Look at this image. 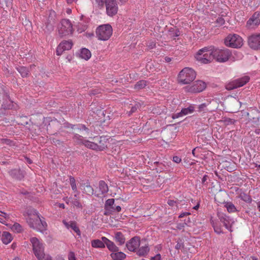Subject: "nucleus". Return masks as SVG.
<instances>
[{"instance_id":"nucleus-5","label":"nucleus","mask_w":260,"mask_h":260,"mask_svg":"<svg viewBox=\"0 0 260 260\" xmlns=\"http://www.w3.org/2000/svg\"><path fill=\"white\" fill-rule=\"evenodd\" d=\"M73 25L69 19H62L58 26V31L61 37L72 35L73 32Z\"/></svg>"},{"instance_id":"nucleus-14","label":"nucleus","mask_w":260,"mask_h":260,"mask_svg":"<svg viewBox=\"0 0 260 260\" xmlns=\"http://www.w3.org/2000/svg\"><path fill=\"white\" fill-rule=\"evenodd\" d=\"M248 43L251 48L254 50L260 49V34H253L249 36Z\"/></svg>"},{"instance_id":"nucleus-49","label":"nucleus","mask_w":260,"mask_h":260,"mask_svg":"<svg viewBox=\"0 0 260 260\" xmlns=\"http://www.w3.org/2000/svg\"><path fill=\"white\" fill-rule=\"evenodd\" d=\"M186 224V223L185 222L178 223L177 224L176 228H177V229L181 230H182L184 228V226Z\"/></svg>"},{"instance_id":"nucleus-26","label":"nucleus","mask_w":260,"mask_h":260,"mask_svg":"<svg viewBox=\"0 0 260 260\" xmlns=\"http://www.w3.org/2000/svg\"><path fill=\"white\" fill-rule=\"evenodd\" d=\"M91 53L90 51L86 48H82L80 50V57L86 60H88L91 57Z\"/></svg>"},{"instance_id":"nucleus-3","label":"nucleus","mask_w":260,"mask_h":260,"mask_svg":"<svg viewBox=\"0 0 260 260\" xmlns=\"http://www.w3.org/2000/svg\"><path fill=\"white\" fill-rule=\"evenodd\" d=\"M196 77L195 71L191 68L186 67L183 69L178 76V82L181 84H188Z\"/></svg>"},{"instance_id":"nucleus-19","label":"nucleus","mask_w":260,"mask_h":260,"mask_svg":"<svg viewBox=\"0 0 260 260\" xmlns=\"http://www.w3.org/2000/svg\"><path fill=\"white\" fill-rule=\"evenodd\" d=\"M115 200L113 199H108L105 204V215H108L113 212Z\"/></svg>"},{"instance_id":"nucleus-41","label":"nucleus","mask_w":260,"mask_h":260,"mask_svg":"<svg viewBox=\"0 0 260 260\" xmlns=\"http://www.w3.org/2000/svg\"><path fill=\"white\" fill-rule=\"evenodd\" d=\"M77 197H75L72 199V204L73 205L78 208H82V205L79 202V201L76 199Z\"/></svg>"},{"instance_id":"nucleus-31","label":"nucleus","mask_w":260,"mask_h":260,"mask_svg":"<svg viewBox=\"0 0 260 260\" xmlns=\"http://www.w3.org/2000/svg\"><path fill=\"white\" fill-rule=\"evenodd\" d=\"M70 182L72 190L74 191L75 194L74 197H77L79 194V192L77 190V186L75 182V179L73 177H70Z\"/></svg>"},{"instance_id":"nucleus-52","label":"nucleus","mask_w":260,"mask_h":260,"mask_svg":"<svg viewBox=\"0 0 260 260\" xmlns=\"http://www.w3.org/2000/svg\"><path fill=\"white\" fill-rule=\"evenodd\" d=\"M224 123L226 124L234 123V120L231 118H226L223 120Z\"/></svg>"},{"instance_id":"nucleus-62","label":"nucleus","mask_w":260,"mask_h":260,"mask_svg":"<svg viewBox=\"0 0 260 260\" xmlns=\"http://www.w3.org/2000/svg\"><path fill=\"white\" fill-rule=\"evenodd\" d=\"M77 0H67V3L69 4H71L73 2H76Z\"/></svg>"},{"instance_id":"nucleus-20","label":"nucleus","mask_w":260,"mask_h":260,"mask_svg":"<svg viewBox=\"0 0 260 260\" xmlns=\"http://www.w3.org/2000/svg\"><path fill=\"white\" fill-rule=\"evenodd\" d=\"M83 145L88 148L95 150L101 151L105 148L104 146L98 145L97 144L88 140H85Z\"/></svg>"},{"instance_id":"nucleus-44","label":"nucleus","mask_w":260,"mask_h":260,"mask_svg":"<svg viewBox=\"0 0 260 260\" xmlns=\"http://www.w3.org/2000/svg\"><path fill=\"white\" fill-rule=\"evenodd\" d=\"M107 0H95L96 3L100 8H103L104 5L106 4Z\"/></svg>"},{"instance_id":"nucleus-11","label":"nucleus","mask_w":260,"mask_h":260,"mask_svg":"<svg viewBox=\"0 0 260 260\" xmlns=\"http://www.w3.org/2000/svg\"><path fill=\"white\" fill-rule=\"evenodd\" d=\"M217 216L225 228L229 231L232 232V225L235 222L234 219L222 212L218 213Z\"/></svg>"},{"instance_id":"nucleus-23","label":"nucleus","mask_w":260,"mask_h":260,"mask_svg":"<svg viewBox=\"0 0 260 260\" xmlns=\"http://www.w3.org/2000/svg\"><path fill=\"white\" fill-rule=\"evenodd\" d=\"M149 247L148 245L140 247L136 251V253L140 256H146L149 251Z\"/></svg>"},{"instance_id":"nucleus-16","label":"nucleus","mask_w":260,"mask_h":260,"mask_svg":"<svg viewBox=\"0 0 260 260\" xmlns=\"http://www.w3.org/2000/svg\"><path fill=\"white\" fill-rule=\"evenodd\" d=\"M73 43L71 41H63L57 48L56 54L60 55L64 51L71 49Z\"/></svg>"},{"instance_id":"nucleus-47","label":"nucleus","mask_w":260,"mask_h":260,"mask_svg":"<svg viewBox=\"0 0 260 260\" xmlns=\"http://www.w3.org/2000/svg\"><path fill=\"white\" fill-rule=\"evenodd\" d=\"M224 20L222 17H219L216 20V23L218 25H222L224 23Z\"/></svg>"},{"instance_id":"nucleus-35","label":"nucleus","mask_w":260,"mask_h":260,"mask_svg":"<svg viewBox=\"0 0 260 260\" xmlns=\"http://www.w3.org/2000/svg\"><path fill=\"white\" fill-rule=\"evenodd\" d=\"M9 218V215L6 213L0 211V222L6 224V221Z\"/></svg>"},{"instance_id":"nucleus-24","label":"nucleus","mask_w":260,"mask_h":260,"mask_svg":"<svg viewBox=\"0 0 260 260\" xmlns=\"http://www.w3.org/2000/svg\"><path fill=\"white\" fill-rule=\"evenodd\" d=\"M110 256L112 259L116 260H124L126 257V255L121 251L119 252L118 251L116 252L111 253L110 254Z\"/></svg>"},{"instance_id":"nucleus-48","label":"nucleus","mask_w":260,"mask_h":260,"mask_svg":"<svg viewBox=\"0 0 260 260\" xmlns=\"http://www.w3.org/2000/svg\"><path fill=\"white\" fill-rule=\"evenodd\" d=\"M182 116H183V115L182 113V111H181L179 113L173 114L172 116V117L173 119H176V118H178L180 117H182Z\"/></svg>"},{"instance_id":"nucleus-12","label":"nucleus","mask_w":260,"mask_h":260,"mask_svg":"<svg viewBox=\"0 0 260 260\" xmlns=\"http://www.w3.org/2000/svg\"><path fill=\"white\" fill-rule=\"evenodd\" d=\"M105 7L109 16L112 17L117 14L118 7L116 0H107Z\"/></svg>"},{"instance_id":"nucleus-34","label":"nucleus","mask_w":260,"mask_h":260,"mask_svg":"<svg viewBox=\"0 0 260 260\" xmlns=\"http://www.w3.org/2000/svg\"><path fill=\"white\" fill-rule=\"evenodd\" d=\"M17 71L22 77H26L29 72L28 70L25 67H19L17 68Z\"/></svg>"},{"instance_id":"nucleus-21","label":"nucleus","mask_w":260,"mask_h":260,"mask_svg":"<svg viewBox=\"0 0 260 260\" xmlns=\"http://www.w3.org/2000/svg\"><path fill=\"white\" fill-rule=\"evenodd\" d=\"M114 240L120 246L123 245L125 242L124 235L121 232H117L115 233Z\"/></svg>"},{"instance_id":"nucleus-18","label":"nucleus","mask_w":260,"mask_h":260,"mask_svg":"<svg viewBox=\"0 0 260 260\" xmlns=\"http://www.w3.org/2000/svg\"><path fill=\"white\" fill-rule=\"evenodd\" d=\"M3 103L2 107L4 109H9L12 108L13 104L12 102L11 101L9 98V95L8 92H5L2 96Z\"/></svg>"},{"instance_id":"nucleus-37","label":"nucleus","mask_w":260,"mask_h":260,"mask_svg":"<svg viewBox=\"0 0 260 260\" xmlns=\"http://www.w3.org/2000/svg\"><path fill=\"white\" fill-rule=\"evenodd\" d=\"M11 230L15 233H20L22 231L23 228L20 224L18 223H15L12 226Z\"/></svg>"},{"instance_id":"nucleus-50","label":"nucleus","mask_w":260,"mask_h":260,"mask_svg":"<svg viewBox=\"0 0 260 260\" xmlns=\"http://www.w3.org/2000/svg\"><path fill=\"white\" fill-rule=\"evenodd\" d=\"M173 161L177 164H179L181 161V158L178 156H175L173 158Z\"/></svg>"},{"instance_id":"nucleus-55","label":"nucleus","mask_w":260,"mask_h":260,"mask_svg":"<svg viewBox=\"0 0 260 260\" xmlns=\"http://www.w3.org/2000/svg\"><path fill=\"white\" fill-rule=\"evenodd\" d=\"M161 255L160 254H157L154 256L152 257L151 260H160Z\"/></svg>"},{"instance_id":"nucleus-60","label":"nucleus","mask_w":260,"mask_h":260,"mask_svg":"<svg viewBox=\"0 0 260 260\" xmlns=\"http://www.w3.org/2000/svg\"><path fill=\"white\" fill-rule=\"evenodd\" d=\"M197 148H194L192 150V155H193V156L194 157H197V155H196V149H197Z\"/></svg>"},{"instance_id":"nucleus-27","label":"nucleus","mask_w":260,"mask_h":260,"mask_svg":"<svg viewBox=\"0 0 260 260\" xmlns=\"http://www.w3.org/2000/svg\"><path fill=\"white\" fill-rule=\"evenodd\" d=\"M12 240L11 235L7 232H4L2 235V241L4 244H8L11 242Z\"/></svg>"},{"instance_id":"nucleus-54","label":"nucleus","mask_w":260,"mask_h":260,"mask_svg":"<svg viewBox=\"0 0 260 260\" xmlns=\"http://www.w3.org/2000/svg\"><path fill=\"white\" fill-rule=\"evenodd\" d=\"M168 204L171 207H174L176 206V202L174 200H169L168 201Z\"/></svg>"},{"instance_id":"nucleus-63","label":"nucleus","mask_w":260,"mask_h":260,"mask_svg":"<svg viewBox=\"0 0 260 260\" xmlns=\"http://www.w3.org/2000/svg\"><path fill=\"white\" fill-rule=\"evenodd\" d=\"M200 204L198 203L197 205L193 207V209L194 210H198L199 208Z\"/></svg>"},{"instance_id":"nucleus-15","label":"nucleus","mask_w":260,"mask_h":260,"mask_svg":"<svg viewBox=\"0 0 260 260\" xmlns=\"http://www.w3.org/2000/svg\"><path fill=\"white\" fill-rule=\"evenodd\" d=\"M140 238L139 237H134L126 242V247L130 251H136L140 245Z\"/></svg>"},{"instance_id":"nucleus-6","label":"nucleus","mask_w":260,"mask_h":260,"mask_svg":"<svg viewBox=\"0 0 260 260\" xmlns=\"http://www.w3.org/2000/svg\"><path fill=\"white\" fill-rule=\"evenodd\" d=\"M226 46L232 48H240L243 45L242 38L237 34H230L224 40Z\"/></svg>"},{"instance_id":"nucleus-33","label":"nucleus","mask_w":260,"mask_h":260,"mask_svg":"<svg viewBox=\"0 0 260 260\" xmlns=\"http://www.w3.org/2000/svg\"><path fill=\"white\" fill-rule=\"evenodd\" d=\"M146 85L147 82L145 80H140L135 85L134 88L136 90H140L144 88Z\"/></svg>"},{"instance_id":"nucleus-56","label":"nucleus","mask_w":260,"mask_h":260,"mask_svg":"<svg viewBox=\"0 0 260 260\" xmlns=\"http://www.w3.org/2000/svg\"><path fill=\"white\" fill-rule=\"evenodd\" d=\"M121 210V208L120 206H117L116 207H114L113 212H119Z\"/></svg>"},{"instance_id":"nucleus-17","label":"nucleus","mask_w":260,"mask_h":260,"mask_svg":"<svg viewBox=\"0 0 260 260\" xmlns=\"http://www.w3.org/2000/svg\"><path fill=\"white\" fill-rule=\"evenodd\" d=\"M102 240L105 243V245L107 248L112 252V253L117 252L119 250V248L116 244L112 241L108 239L105 237H102Z\"/></svg>"},{"instance_id":"nucleus-46","label":"nucleus","mask_w":260,"mask_h":260,"mask_svg":"<svg viewBox=\"0 0 260 260\" xmlns=\"http://www.w3.org/2000/svg\"><path fill=\"white\" fill-rule=\"evenodd\" d=\"M68 260H78L75 256V254L73 251H70L68 254Z\"/></svg>"},{"instance_id":"nucleus-1","label":"nucleus","mask_w":260,"mask_h":260,"mask_svg":"<svg viewBox=\"0 0 260 260\" xmlns=\"http://www.w3.org/2000/svg\"><path fill=\"white\" fill-rule=\"evenodd\" d=\"M26 219L29 226L40 232L46 230L47 224L45 221L42 220L39 213L36 210L29 208L26 212Z\"/></svg>"},{"instance_id":"nucleus-32","label":"nucleus","mask_w":260,"mask_h":260,"mask_svg":"<svg viewBox=\"0 0 260 260\" xmlns=\"http://www.w3.org/2000/svg\"><path fill=\"white\" fill-rule=\"evenodd\" d=\"M239 198L248 203H250L252 201V198L249 195L244 192L240 193Z\"/></svg>"},{"instance_id":"nucleus-40","label":"nucleus","mask_w":260,"mask_h":260,"mask_svg":"<svg viewBox=\"0 0 260 260\" xmlns=\"http://www.w3.org/2000/svg\"><path fill=\"white\" fill-rule=\"evenodd\" d=\"M212 226L214 228V230L215 233H216L218 234H220L222 233V231L220 225H218L217 224L213 223Z\"/></svg>"},{"instance_id":"nucleus-51","label":"nucleus","mask_w":260,"mask_h":260,"mask_svg":"<svg viewBox=\"0 0 260 260\" xmlns=\"http://www.w3.org/2000/svg\"><path fill=\"white\" fill-rule=\"evenodd\" d=\"M207 105L206 103H203L200 105L198 107L199 111L201 112L202 111L204 110V109L207 107Z\"/></svg>"},{"instance_id":"nucleus-8","label":"nucleus","mask_w":260,"mask_h":260,"mask_svg":"<svg viewBox=\"0 0 260 260\" xmlns=\"http://www.w3.org/2000/svg\"><path fill=\"white\" fill-rule=\"evenodd\" d=\"M214 58L217 61L224 62L228 60L231 52L228 49H219L213 47Z\"/></svg>"},{"instance_id":"nucleus-64","label":"nucleus","mask_w":260,"mask_h":260,"mask_svg":"<svg viewBox=\"0 0 260 260\" xmlns=\"http://www.w3.org/2000/svg\"><path fill=\"white\" fill-rule=\"evenodd\" d=\"M258 210L260 211V201L256 203Z\"/></svg>"},{"instance_id":"nucleus-61","label":"nucleus","mask_w":260,"mask_h":260,"mask_svg":"<svg viewBox=\"0 0 260 260\" xmlns=\"http://www.w3.org/2000/svg\"><path fill=\"white\" fill-rule=\"evenodd\" d=\"M165 59L167 62H170L172 60V59L169 57H166Z\"/></svg>"},{"instance_id":"nucleus-7","label":"nucleus","mask_w":260,"mask_h":260,"mask_svg":"<svg viewBox=\"0 0 260 260\" xmlns=\"http://www.w3.org/2000/svg\"><path fill=\"white\" fill-rule=\"evenodd\" d=\"M30 241L34 254L37 258H40L44 253V245L42 241L36 237L31 238Z\"/></svg>"},{"instance_id":"nucleus-38","label":"nucleus","mask_w":260,"mask_h":260,"mask_svg":"<svg viewBox=\"0 0 260 260\" xmlns=\"http://www.w3.org/2000/svg\"><path fill=\"white\" fill-rule=\"evenodd\" d=\"M87 24L82 23H79L77 25V31L79 33H81L87 29Z\"/></svg>"},{"instance_id":"nucleus-42","label":"nucleus","mask_w":260,"mask_h":260,"mask_svg":"<svg viewBox=\"0 0 260 260\" xmlns=\"http://www.w3.org/2000/svg\"><path fill=\"white\" fill-rule=\"evenodd\" d=\"M72 230H73L79 236L80 235V231L79 228L77 226L76 222L74 223H72V225L70 228Z\"/></svg>"},{"instance_id":"nucleus-2","label":"nucleus","mask_w":260,"mask_h":260,"mask_svg":"<svg viewBox=\"0 0 260 260\" xmlns=\"http://www.w3.org/2000/svg\"><path fill=\"white\" fill-rule=\"evenodd\" d=\"M196 58L203 63H208L214 59L213 46L205 47L200 49L197 53Z\"/></svg>"},{"instance_id":"nucleus-10","label":"nucleus","mask_w":260,"mask_h":260,"mask_svg":"<svg viewBox=\"0 0 260 260\" xmlns=\"http://www.w3.org/2000/svg\"><path fill=\"white\" fill-rule=\"evenodd\" d=\"M206 87L205 82L198 80L193 83L190 86H186L184 87V90L186 92L191 93H198L203 91Z\"/></svg>"},{"instance_id":"nucleus-29","label":"nucleus","mask_w":260,"mask_h":260,"mask_svg":"<svg viewBox=\"0 0 260 260\" xmlns=\"http://www.w3.org/2000/svg\"><path fill=\"white\" fill-rule=\"evenodd\" d=\"M99 188L101 194H103L108 191V187L106 182L103 180L99 182Z\"/></svg>"},{"instance_id":"nucleus-4","label":"nucleus","mask_w":260,"mask_h":260,"mask_svg":"<svg viewBox=\"0 0 260 260\" xmlns=\"http://www.w3.org/2000/svg\"><path fill=\"white\" fill-rule=\"evenodd\" d=\"M113 29L108 24L101 25L98 26L95 31V35L98 40L107 41L110 39L112 35Z\"/></svg>"},{"instance_id":"nucleus-28","label":"nucleus","mask_w":260,"mask_h":260,"mask_svg":"<svg viewBox=\"0 0 260 260\" xmlns=\"http://www.w3.org/2000/svg\"><path fill=\"white\" fill-rule=\"evenodd\" d=\"M91 246L93 248H104L105 247V243L99 239L93 240L91 242Z\"/></svg>"},{"instance_id":"nucleus-39","label":"nucleus","mask_w":260,"mask_h":260,"mask_svg":"<svg viewBox=\"0 0 260 260\" xmlns=\"http://www.w3.org/2000/svg\"><path fill=\"white\" fill-rule=\"evenodd\" d=\"M74 141L78 143H82L84 144V141L85 140L83 139V137L78 135L75 134L73 137Z\"/></svg>"},{"instance_id":"nucleus-25","label":"nucleus","mask_w":260,"mask_h":260,"mask_svg":"<svg viewBox=\"0 0 260 260\" xmlns=\"http://www.w3.org/2000/svg\"><path fill=\"white\" fill-rule=\"evenodd\" d=\"M82 189H83L84 192L88 195H92L94 193L93 188L88 183H84L81 185Z\"/></svg>"},{"instance_id":"nucleus-45","label":"nucleus","mask_w":260,"mask_h":260,"mask_svg":"<svg viewBox=\"0 0 260 260\" xmlns=\"http://www.w3.org/2000/svg\"><path fill=\"white\" fill-rule=\"evenodd\" d=\"M75 222L73 221H67L66 220L63 221V223L65 225V226L68 229H70L71 226L72 225V223H74Z\"/></svg>"},{"instance_id":"nucleus-43","label":"nucleus","mask_w":260,"mask_h":260,"mask_svg":"<svg viewBox=\"0 0 260 260\" xmlns=\"http://www.w3.org/2000/svg\"><path fill=\"white\" fill-rule=\"evenodd\" d=\"M38 260H52V257L48 254L43 253L42 256L40 258H38Z\"/></svg>"},{"instance_id":"nucleus-30","label":"nucleus","mask_w":260,"mask_h":260,"mask_svg":"<svg viewBox=\"0 0 260 260\" xmlns=\"http://www.w3.org/2000/svg\"><path fill=\"white\" fill-rule=\"evenodd\" d=\"M224 204V207L229 213H235L238 211L235 206L232 202H225Z\"/></svg>"},{"instance_id":"nucleus-9","label":"nucleus","mask_w":260,"mask_h":260,"mask_svg":"<svg viewBox=\"0 0 260 260\" xmlns=\"http://www.w3.org/2000/svg\"><path fill=\"white\" fill-rule=\"evenodd\" d=\"M249 79L250 78L248 76H244L227 83L225 85V88L228 90H231L234 89L242 87L248 82Z\"/></svg>"},{"instance_id":"nucleus-57","label":"nucleus","mask_w":260,"mask_h":260,"mask_svg":"<svg viewBox=\"0 0 260 260\" xmlns=\"http://www.w3.org/2000/svg\"><path fill=\"white\" fill-rule=\"evenodd\" d=\"M190 214V213L189 212H183V213H181L179 215V218H182L185 216H187V215H188Z\"/></svg>"},{"instance_id":"nucleus-22","label":"nucleus","mask_w":260,"mask_h":260,"mask_svg":"<svg viewBox=\"0 0 260 260\" xmlns=\"http://www.w3.org/2000/svg\"><path fill=\"white\" fill-rule=\"evenodd\" d=\"M9 174L13 178L18 180H21L24 177L23 173L20 169L12 170L9 172Z\"/></svg>"},{"instance_id":"nucleus-36","label":"nucleus","mask_w":260,"mask_h":260,"mask_svg":"<svg viewBox=\"0 0 260 260\" xmlns=\"http://www.w3.org/2000/svg\"><path fill=\"white\" fill-rule=\"evenodd\" d=\"M194 110V108L193 106L191 105L187 108H183L181 110L183 116L186 115L188 114L192 113Z\"/></svg>"},{"instance_id":"nucleus-59","label":"nucleus","mask_w":260,"mask_h":260,"mask_svg":"<svg viewBox=\"0 0 260 260\" xmlns=\"http://www.w3.org/2000/svg\"><path fill=\"white\" fill-rule=\"evenodd\" d=\"M136 110H137V107H136V106H133L132 107V109L129 112L131 113H133L135 112L136 111Z\"/></svg>"},{"instance_id":"nucleus-13","label":"nucleus","mask_w":260,"mask_h":260,"mask_svg":"<svg viewBox=\"0 0 260 260\" xmlns=\"http://www.w3.org/2000/svg\"><path fill=\"white\" fill-rule=\"evenodd\" d=\"M259 23L260 12H256L247 21L246 26L249 29H253L258 26Z\"/></svg>"},{"instance_id":"nucleus-53","label":"nucleus","mask_w":260,"mask_h":260,"mask_svg":"<svg viewBox=\"0 0 260 260\" xmlns=\"http://www.w3.org/2000/svg\"><path fill=\"white\" fill-rule=\"evenodd\" d=\"M183 246H184V245H183V243L178 242L177 244L175 246V248L176 249L178 250V249H180L182 248L183 247Z\"/></svg>"},{"instance_id":"nucleus-58","label":"nucleus","mask_w":260,"mask_h":260,"mask_svg":"<svg viewBox=\"0 0 260 260\" xmlns=\"http://www.w3.org/2000/svg\"><path fill=\"white\" fill-rule=\"evenodd\" d=\"M208 176L206 175H205L202 178V183H205V182L207 181V179H208Z\"/></svg>"}]
</instances>
